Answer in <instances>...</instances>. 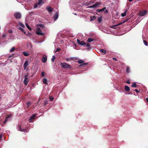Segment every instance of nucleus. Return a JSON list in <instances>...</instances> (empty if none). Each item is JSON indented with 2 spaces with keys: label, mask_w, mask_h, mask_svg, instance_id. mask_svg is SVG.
Here are the masks:
<instances>
[{
  "label": "nucleus",
  "mask_w": 148,
  "mask_h": 148,
  "mask_svg": "<svg viewBox=\"0 0 148 148\" xmlns=\"http://www.w3.org/2000/svg\"><path fill=\"white\" fill-rule=\"evenodd\" d=\"M60 65L62 68L64 69L68 68L71 69L72 68L71 65L66 63H60Z\"/></svg>",
  "instance_id": "1"
},
{
  "label": "nucleus",
  "mask_w": 148,
  "mask_h": 148,
  "mask_svg": "<svg viewBox=\"0 0 148 148\" xmlns=\"http://www.w3.org/2000/svg\"><path fill=\"white\" fill-rule=\"evenodd\" d=\"M101 4V3L100 2H96L95 4L92 6H88L87 7V8H95L97 7L99 5Z\"/></svg>",
  "instance_id": "2"
},
{
  "label": "nucleus",
  "mask_w": 148,
  "mask_h": 148,
  "mask_svg": "<svg viewBox=\"0 0 148 148\" xmlns=\"http://www.w3.org/2000/svg\"><path fill=\"white\" fill-rule=\"evenodd\" d=\"M25 79L23 81V83L25 84V85H27L29 82V79L28 78V75L27 74L25 75Z\"/></svg>",
  "instance_id": "3"
},
{
  "label": "nucleus",
  "mask_w": 148,
  "mask_h": 148,
  "mask_svg": "<svg viewBox=\"0 0 148 148\" xmlns=\"http://www.w3.org/2000/svg\"><path fill=\"white\" fill-rule=\"evenodd\" d=\"M23 125L22 124L21 125H18L17 126V128L18 129V130L19 131H21L22 132L25 131L26 129L24 127H23Z\"/></svg>",
  "instance_id": "4"
},
{
  "label": "nucleus",
  "mask_w": 148,
  "mask_h": 148,
  "mask_svg": "<svg viewBox=\"0 0 148 148\" xmlns=\"http://www.w3.org/2000/svg\"><path fill=\"white\" fill-rule=\"evenodd\" d=\"M77 44L80 45H86V43L84 41H80L78 39H77Z\"/></svg>",
  "instance_id": "5"
},
{
  "label": "nucleus",
  "mask_w": 148,
  "mask_h": 148,
  "mask_svg": "<svg viewBox=\"0 0 148 148\" xmlns=\"http://www.w3.org/2000/svg\"><path fill=\"white\" fill-rule=\"evenodd\" d=\"M15 17L17 19H20L21 18V14L18 12H16L14 14Z\"/></svg>",
  "instance_id": "6"
},
{
  "label": "nucleus",
  "mask_w": 148,
  "mask_h": 148,
  "mask_svg": "<svg viewBox=\"0 0 148 148\" xmlns=\"http://www.w3.org/2000/svg\"><path fill=\"white\" fill-rule=\"evenodd\" d=\"M147 11L144 10L139 12V15L141 16H143L145 15L147 13Z\"/></svg>",
  "instance_id": "7"
},
{
  "label": "nucleus",
  "mask_w": 148,
  "mask_h": 148,
  "mask_svg": "<svg viewBox=\"0 0 148 148\" xmlns=\"http://www.w3.org/2000/svg\"><path fill=\"white\" fill-rule=\"evenodd\" d=\"M36 116V115L35 114H34L32 115L29 119V121L30 122H32V120L34 119Z\"/></svg>",
  "instance_id": "8"
},
{
  "label": "nucleus",
  "mask_w": 148,
  "mask_h": 148,
  "mask_svg": "<svg viewBox=\"0 0 148 148\" xmlns=\"http://www.w3.org/2000/svg\"><path fill=\"white\" fill-rule=\"evenodd\" d=\"M47 57L45 55L43 56L42 61L43 63H45L47 61Z\"/></svg>",
  "instance_id": "9"
},
{
  "label": "nucleus",
  "mask_w": 148,
  "mask_h": 148,
  "mask_svg": "<svg viewBox=\"0 0 148 148\" xmlns=\"http://www.w3.org/2000/svg\"><path fill=\"white\" fill-rule=\"evenodd\" d=\"M11 115L10 114L8 115L7 117H6L5 121H4L3 123L4 124H5L6 122H7V121H8V119L9 118H11Z\"/></svg>",
  "instance_id": "10"
},
{
  "label": "nucleus",
  "mask_w": 148,
  "mask_h": 148,
  "mask_svg": "<svg viewBox=\"0 0 148 148\" xmlns=\"http://www.w3.org/2000/svg\"><path fill=\"white\" fill-rule=\"evenodd\" d=\"M28 65V61L26 60L24 64V68L25 69Z\"/></svg>",
  "instance_id": "11"
},
{
  "label": "nucleus",
  "mask_w": 148,
  "mask_h": 148,
  "mask_svg": "<svg viewBox=\"0 0 148 148\" xmlns=\"http://www.w3.org/2000/svg\"><path fill=\"white\" fill-rule=\"evenodd\" d=\"M46 10L49 12H51L53 10V8L50 7H47Z\"/></svg>",
  "instance_id": "12"
},
{
  "label": "nucleus",
  "mask_w": 148,
  "mask_h": 148,
  "mask_svg": "<svg viewBox=\"0 0 148 148\" xmlns=\"http://www.w3.org/2000/svg\"><path fill=\"white\" fill-rule=\"evenodd\" d=\"M42 82L45 84H46V85L47 84V80L46 78H44L43 79Z\"/></svg>",
  "instance_id": "13"
},
{
  "label": "nucleus",
  "mask_w": 148,
  "mask_h": 148,
  "mask_svg": "<svg viewBox=\"0 0 148 148\" xmlns=\"http://www.w3.org/2000/svg\"><path fill=\"white\" fill-rule=\"evenodd\" d=\"M100 51L102 53V54L104 55L106 54V50L103 49H100Z\"/></svg>",
  "instance_id": "14"
},
{
  "label": "nucleus",
  "mask_w": 148,
  "mask_h": 148,
  "mask_svg": "<svg viewBox=\"0 0 148 148\" xmlns=\"http://www.w3.org/2000/svg\"><path fill=\"white\" fill-rule=\"evenodd\" d=\"M125 90L127 91H129L130 90L129 87L127 86H125Z\"/></svg>",
  "instance_id": "15"
},
{
  "label": "nucleus",
  "mask_w": 148,
  "mask_h": 148,
  "mask_svg": "<svg viewBox=\"0 0 148 148\" xmlns=\"http://www.w3.org/2000/svg\"><path fill=\"white\" fill-rule=\"evenodd\" d=\"M131 87H135L136 88L137 87V85H136L135 82H134L132 85Z\"/></svg>",
  "instance_id": "16"
},
{
  "label": "nucleus",
  "mask_w": 148,
  "mask_h": 148,
  "mask_svg": "<svg viewBox=\"0 0 148 148\" xmlns=\"http://www.w3.org/2000/svg\"><path fill=\"white\" fill-rule=\"evenodd\" d=\"M44 0H38V4L39 5L41 4H42L43 3L42 1H44Z\"/></svg>",
  "instance_id": "17"
},
{
  "label": "nucleus",
  "mask_w": 148,
  "mask_h": 148,
  "mask_svg": "<svg viewBox=\"0 0 148 148\" xmlns=\"http://www.w3.org/2000/svg\"><path fill=\"white\" fill-rule=\"evenodd\" d=\"M58 15L57 13L55 15L53 16V18L54 19V20L56 21V19H58Z\"/></svg>",
  "instance_id": "18"
},
{
  "label": "nucleus",
  "mask_w": 148,
  "mask_h": 148,
  "mask_svg": "<svg viewBox=\"0 0 148 148\" xmlns=\"http://www.w3.org/2000/svg\"><path fill=\"white\" fill-rule=\"evenodd\" d=\"M94 40L92 38H89L88 39L87 41L89 42H92Z\"/></svg>",
  "instance_id": "19"
},
{
  "label": "nucleus",
  "mask_w": 148,
  "mask_h": 148,
  "mask_svg": "<svg viewBox=\"0 0 148 148\" xmlns=\"http://www.w3.org/2000/svg\"><path fill=\"white\" fill-rule=\"evenodd\" d=\"M90 21H92L94 20H95L96 19V17L95 16H91L90 17Z\"/></svg>",
  "instance_id": "20"
},
{
  "label": "nucleus",
  "mask_w": 148,
  "mask_h": 148,
  "mask_svg": "<svg viewBox=\"0 0 148 148\" xmlns=\"http://www.w3.org/2000/svg\"><path fill=\"white\" fill-rule=\"evenodd\" d=\"M88 64V63H82L81 64H80V65H79V67H81L82 66H83L84 65H87Z\"/></svg>",
  "instance_id": "21"
},
{
  "label": "nucleus",
  "mask_w": 148,
  "mask_h": 148,
  "mask_svg": "<svg viewBox=\"0 0 148 148\" xmlns=\"http://www.w3.org/2000/svg\"><path fill=\"white\" fill-rule=\"evenodd\" d=\"M102 20V17L101 16L99 17L98 18V21L99 23H101Z\"/></svg>",
  "instance_id": "22"
},
{
  "label": "nucleus",
  "mask_w": 148,
  "mask_h": 148,
  "mask_svg": "<svg viewBox=\"0 0 148 148\" xmlns=\"http://www.w3.org/2000/svg\"><path fill=\"white\" fill-rule=\"evenodd\" d=\"M127 11V10H126L125 12L123 13H122L121 14V15L122 16L124 17L126 16V12Z\"/></svg>",
  "instance_id": "23"
},
{
  "label": "nucleus",
  "mask_w": 148,
  "mask_h": 148,
  "mask_svg": "<svg viewBox=\"0 0 148 148\" xmlns=\"http://www.w3.org/2000/svg\"><path fill=\"white\" fill-rule=\"evenodd\" d=\"M36 34L38 35H43V33L42 32H39L37 31L36 32Z\"/></svg>",
  "instance_id": "24"
},
{
  "label": "nucleus",
  "mask_w": 148,
  "mask_h": 148,
  "mask_svg": "<svg viewBox=\"0 0 148 148\" xmlns=\"http://www.w3.org/2000/svg\"><path fill=\"white\" fill-rule=\"evenodd\" d=\"M56 59V57L55 56H53L52 58L51 59V60L52 62H54V60Z\"/></svg>",
  "instance_id": "25"
},
{
  "label": "nucleus",
  "mask_w": 148,
  "mask_h": 148,
  "mask_svg": "<svg viewBox=\"0 0 148 148\" xmlns=\"http://www.w3.org/2000/svg\"><path fill=\"white\" fill-rule=\"evenodd\" d=\"M126 71V72L127 73H129V72H130V68H129V67L128 66H127V67Z\"/></svg>",
  "instance_id": "26"
},
{
  "label": "nucleus",
  "mask_w": 148,
  "mask_h": 148,
  "mask_svg": "<svg viewBox=\"0 0 148 148\" xmlns=\"http://www.w3.org/2000/svg\"><path fill=\"white\" fill-rule=\"evenodd\" d=\"M15 49V48L14 47H12V49H10V52H13Z\"/></svg>",
  "instance_id": "27"
},
{
  "label": "nucleus",
  "mask_w": 148,
  "mask_h": 148,
  "mask_svg": "<svg viewBox=\"0 0 148 148\" xmlns=\"http://www.w3.org/2000/svg\"><path fill=\"white\" fill-rule=\"evenodd\" d=\"M23 54L25 56H27L29 55V54L28 53L24 52H23Z\"/></svg>",
  "instance_id": "28"
},
{
  "label": "nucleus",
  "mask_w": 148,
  "mask_h": 148,
  "mask_svg": "<svg viewBox=\"0 0 148 148\" xmlns=\"http://www.w3.org/2000/svg\"><path fill=\"white\" fill-rule=\"evenodd\" d=\"M84 61H83L82 60H79L78 61V62L79 64H82V63H84Z\"/></svg>",
  "instance_id": "29"
},
{
  "label": "nucleus",
  "mask_w": 148,
  "mask_h": 148,
  "mask_svg": "<svg viewBox=\"0 0 148 148\" xmlns=\"http://www.w3.org/2000/svg\"><path fill=\"white\" fill-rule=\"evenodd\" d=\"M103 10L102 9H98L97 10V11L98 12H103Z\"/></svg>",
  "instance_id": "30"
},
{
  "label": "nucleus",
  "mask_w": 148,
  "mask_h": 148,
  "mask_svg": "<svg viewBox=\"0 0 148 148\" xmlns=\"http://www.w3.org/2000/svg\"><path fill=\"white\" fill-rule=\"evenodd\" d=\"M43 103V105L44 106H45L47 104L48 101H47L45 100L44 102Z\"/></svg>",
  "instance_id": "31"
},
{
  "label": "nucleus",
  "mask_w": 148,
  "mask_h": 148,
  "mask_svg": "<svg viewBox=\"0 0 148 148\" xmlns=\"http://www.w3.org/2000/svg\"><path fill=\"white\" fill-rule=\"evenodd\" d=\"M26 26H27V28L29 30H31V29L30 28V26L28 25V24H27V23H26Z\"/></svg>",
  "instance_id": "32"
},
{
  "label": "nucleus",
  "mask_w": 148,
  "mask_h": 148,
  "mask_svg": "<svg viewBox=\"0 0 148 148\" xmlns=\"http://www.w3.org/2000/svg\"><path fill=\"white\" fill-rule=\"evenodd\" d=\"M61 50V49L59 47H58L57 48L56 51H55V52H58Z\"/></svg>",
  "instance_id": "33"
},
{
  "label": "nucleus",
  "mask_w": 148,
  "mask_h": 148,
  "mask_svg": "<svg viewBox=\"0 0 148 148\" xmlns=\"http://www.w3.org/2000/svg\"><path fill=\"white\" fill-rule=\"evenodd\" d=\"M27 105L28 107H29L31 105V102H28L27 103Z\"/></svg>",
  "instance_id": "34"
},
{
  "label": "nucleus",
  "mask_w": 148,
  "mask_h": 148,
  "mask_svg": "<svg viewBox=\"0 0 148 148\" xmlns=\"http://www.w3.org/2000/svg\"><path fill=\"white\" fill-rule=\"evenodd\" d=\"M123 23H123V22H121L119 23H118L117 24L115 25V26H119V25H121V24H122Z\"/></svg>",
  "instance_id": "35"
},
{
  "label": "nucleus",
  "mask_w": 148,
  "mask_h": 148,
  "mask_svg": "<svg viewBox=\"0 0 148 148\" xmlns=\"http://www.w3.org/2000/svg\"><path fill=\"white\" fill-rule=\"evenodd\" d=\"M49 99H50V100L51 101H52L53 100V98L52 97H51V96H50L49 97Z\"/></svg>",
  "instance_id": "36"
},
{
  "label": "nucleus",
  "mask_w": 148,
  "mask_h": 148,
  "mask_svg": "<svg viewBox=\"0 0 148 148\" xmlns=\"http://www.w3.org/2000/svg\"><path fill=\"white\" fill-rule=\"evenodd\" d=\"M143 42H144V44L145 45H146V46H147V41H146L145 40H144L143 41Z\"/></svg>",
  "instance_id": "37"
},
{
  "label": "nucleus",
  "mask_w": 148,
  "mask_h": 148,
  "mask_svg": "<svg viewBox=\"0 0 148 148\" xmlns=\"http://www.w3.org/2000/svg\"><path fill=\"white\" fill-rule=\"evenodd\" d=\"M45 76V73L44 71H42L41 72V76L42 77H44Z\"/></svg>",
  "instance_id": "38"
},
{
  "label": "nucleus",
  "mask_w": 148,
  "mask_h": 148,
  "mask_svg": "<svg viewBox=\"0 0 148 148\" xmlns=\"http://www.w3.org/2000/svg\"><path fill=\"white\" fill-rule=\"evenodd\" d=\"M130 19L129 18H127L126 19L125 21H123V23H125V22L128 21Z\"/></svg>",
  "instance_id": "39"
},
{
  "label": "nucleus",
  "mask_w": 148,
  "mask_h": 148,
  "mask_svg": "<svg viewBox=\"0 0 148 148\" xmlns=\"http://www.w3.org/2000/svg\"><path fill=\"white\" fill-rule=\"evenodd\" d=\"M19 29L21 31H22V32H23L24 31V29L21 27H20L19 28Z\"/></svg>",
  "instance_id": "40"
},
{
  "label": "nucleus",
  "mask_w": 148,
  "mask_h": 148,
  "mask_svg": "<svg viewBox=\"0 0 148 148\" xmlns=\"http://www.w3.org/2000/svg\"><path fill=\"white\" fill-rule=\"evenodd\" d=\"M86 46L87 47L90 48V44L88 43H86Z\"/></svg>",
  "instance_id": "41"
},
{
  "label": "nucleus",
  "mask_w": 148,
  "mask_h": 148,
  "mask_svg": "<svg viewBox=\"0 0 148 148\" xmlns=\"http://www.w3.org/2000/svg\"><path fill=\"white\" fill-rule=\"evenodd\" d=\"M38 3L37 4V3H36L34 4V8H36L37 7H38Z\"/></svg>",
  "instance_id": "42"
},
{
  "label": "nucleus",
  "mask_w": 148,
  "mask_h": 148,
  "mask_svg": "<svg viewBox=\"0 0 148 148\" xmlns=\"http://www.w3.org/2000/svg\"><path fill=\"white\" fill-rule=\"evenodd\" d=\"M134 91L138 93L139 92V91L137 89H136L134 90Z\"/></svg>",
  "instance_id": "43"
},
{
  "label": "nucleus",
  "mask_w": 148,
  "mask_h": 148,
  "mask_svg": "<svg viewBox=\"0 0 148 148\" xmlns=\"http://www.w3.org/2000/svg\"><path fill=\"white\" fill-rule=\"evenodd\" d=\"M20 25H21V26L22 27H24V25H23V23H20Z\"/></svg>",
  "instance_id": "44"
},
{
  "label": "nucleus",
  "mask_w": 148,
  "mask_h": 148,
  "mask_svg": "<svg viewBox=\"0 0 148 148\" xmlns=\"http://www.w3.org/2000/svg\"><path fill=\"white\" fill-rule=\"evenodd\" d=\"M15 57V56H14V54L12 55H10L9 56V58H10L11 57Z\"/></svg>",
  "instance_id": "45"
},
{
  "label": "nucleus",
  "mask_w": 148,
  "mask_h": 148,
  "mask_svg": "<svg viewBox=\"0 0 148 148\" xmlns=\"http://www.w3.org/2000/svg\"><path fill=\"white\" fill-rule=\"evenodd\" d=\"M104 12L105 13H108V11L107 10H106L105 11H104Z\"/></svg>",
  "instance_id": "46"
},
{
  "label": "nucleus",
  "mask_w": 148,
  "mask_h": 148,
  "mask_svg": "<svg viewBox=\"0 0 148 148\" xmlns=\"http://www.w3.org/2000/svg\"><path fill=\"white\" fill-rule=\"evenodd\" d=\"M115 27H116V26H115V25H114L112 26L111 27L113 28L114 29L115 28Z\"/></svg>",
  "instance_id": "47"
},
{
  "label": "nucleus",
  "mask_w": 148,
  "mask_h": 148,
  "mask_svg": "<svg viewBox=\"0 0 148 148\" xmlns=\"http://www.w3.org/2000/svg\"><path fill=\"white\" fill-rule=\"evenodd\" d=\"M70 58V60H74V58H73V57H71Z\"/></svg>",
  "instance_id": "48"
},
{
  "label": "nucleus",
  "mask_w": 148,
  "mask_h": 148,
  "mask_svg": "<svg viewBox=\"0 0 148 148\" xmlns=\"http://www.w3.org/2000/svg\"><path fill=\"white\" fill-rule=\"evenodd\" d=\"M113 59L115 61H116L117 60V59L116 58H113Z\"/></svg>",
  "instance_id": "49"
},
{
  "label": "nucleus",
  "mask_w": 148,
  "mask_h": 148,
  "mask_svg": "<svg viewBox=\"0 0 148 148\" xmlns=\"http://www.w3.org/2000/svg\"><path fill=\"white\" fill-rule=\"evenodd\" d=\"M126 83L127 84H130V82L129 81H127L126 82Z\"/></svg>",
  "instance_id": "50"
},
{
  "label": "nucleus",
  "mask_w": 148,
  "mask_h": 148,
  "mask_svg": "<svg viewBox=\"0 0 148 148\" xmlns=\"http://www.w3.org/2000/svg\"><path fill=\"white\" fill-rule=\"evenodd\" d=\"M66 60L67 61H68L70 60V58H66Z\"/></svg>",
  "instance_id": "51"
},
{
  "label": "nucleus",
  "mask_w": 148,
  "mask_h": 148,
  "mask_svg": "<svg viewBox=\"0 0 148 148\" xmlns=\"http://www.w3.org/2000/svg\"><path fill=\"white\" fill-rule=\"evenodd\" d=\"M102 9L103 10V11H104L106 9V8L105 7H104Z\"/></svg>",
  "instance_id": "52"
},
{
  "label": "nucleus",
  "mask_w": 148,
  "mask_h": 148,
  "mask_svg": "<svg viewBox=\"0 0 148 148\" xmlns=\"http://www.w3.org/2000/svg\"><path fill=\"white\" fill-rule=\"evenodd\" d=\"M9 32L10 33H12V31L10 29L9 30Z\"/></svg>",
  "instance_id": "53"
},
{
  "label": "nucleus",
  "mask_w": 148,
  "mask_h": 148,
  "mask_svg": "<svg viewBox=\"0 0 148 148\" xmlns=\"http://www.w3.org/2000/svg\"><path fill=\"white\" fill-rule=\"evenodd\" d=\"M2 134H0V139H1L2 138Z\"/></svg>",
  "instance_id": "54"
},
{
  "label": "nucleus",
  "mask_w": 148,
  "mask_h": 148,
  "mask_svg": "<svg viewBox=\"0 0 148 148\" xmlns=\"http://www.w3.org/2000/svg\"><path fill=\"white\" fill-rule=\"evenodd\" d=\"M146 101H147L148 102V98H147L146 99Z\"/></svg>",
  "instance_id": "55"
},
{
  "label": "nucleus",
  "mask_w": 148,
  "mask_h": 148,
  "mask_svg": "<svg viewBox=\"0 0 148 148\" xmlns=\"http://www.w3.org/2000/svg\"><path fill=\"white\" fill-rule=\"evenodd\" d=\"M24 34H26V32L24 31V32H23Z\"/></svg>",
  "instance_id": "56"
},
{
  "label": "nucleus",
  "mask_w": 148,
  "mask_h": 148,
  "mask_svg": "<svg viewBox=\"0 0 148 148\" xmlns=\"http://www.w3.org/2000/svg\"><path fill=\"white\" fill-rule=\"evenodd\" d=\"M24 34H26V32L24 31V32H23Z\"/></svg>",
  "instance_id": "57"
},
{
  "label": "nucleus",
  "mask_w": 148,
  "mask_h": 148,
  "mask_svg": "<svg viewBox=\"0 0 148 148\" xmlns=\"http://www.w3.org/2000/svg\"><path fill=\"white\" fill-rule=\"evenodd\" d=\"M94 3V1H92V2H91V3H92V4H93V3Z\"/></svg>",
  "instance_id": "58"
},
{
  "label": "nucleus",
  "mask_w": 148,
  "mask_h": 148,
  "mask_svg": "<svg viewBox=\"0 0 148 148\" xmlns=\"http://www.w3.org/2000/svg\"><path fill=\"white\" fill-rule=\"evenodd\" d=\"M130 2H131L132 1V0H129Z\"/></svg>",
  "instance_id": "59"
},
{
  "label": "nucleus",
  "mask_w": 148,
  "mask_h": 148,
  "mask_svg": "<svg viewBox=\"0 0 148 148\" xmlns=\"http://www.w3.org/2000/svg\"><path fill=\"white\" fill-rule=\"evenodd\" d=\"M1 94H0V98H1Z\"/></svg>",
  "instance_id": "60"
},
{
  "label": "nucleus",
  "mask_w": 148,
  "mask_h": 148,
  "mask_svg": "<svg viewBox=\"0 0 148 148\" xmlns=\"http://www.w3.org/2000/svg\"><path fill=\"white\" fill-rule=\"evenodd\" d=\"M74 14L75 15H77V14H76V13H74Z\"/></svg>",
  "instance_id": "61"
},
{
  "label": "nucleus",
  "mask_w": 148,
  "mask_h": 148,
  "mask_svg": "<svg viewBox=\"0 0 148 148\" xmlns=\"http://www.w3.org/2000/svg\"><path fill=\"white\" fill-rule=\"evenodd\" d=\"M3 37H4V36H4V35H3Z\"/></svg>",
  "instance_id": "62"
}]
</instances>
